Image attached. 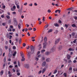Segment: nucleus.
<instances>
[{
	"mask_svg": "<svg viewBox=\"0 0 77 77\" xmlns=\"http://www.w3.org/2000/svg\"><path fill=\"white\" fill-rule=\"evenodd\" d=\"M30 48L31 50V53H34V50H35L34 47H33V46L32 45L30 46Z\"/></svg>",
	"mask_w": 77,
	"mask_h": 77,
	"instance_id": "obj_1",
	"label": "nucleus"
},
{
	"mask_svg": "<svg viewBox=\"0 0 77 77\" xmlns=\"http://www.w3.org/2000/svg\"><path fill=\"white\" fill-rule=\"evenodd\" d=\"M55 51H56V48L54 47L51 49L50 52L51 53H53V52H54Z\"/></svg>",
	"mask_w": 77,
	"mask_h": 77,
	"instance_id": "obj_2",
	"label": "nucleus"
},
{
	"mask_svg": "<svg viewBox=\"0 0 77 77\" xmlns=\"http://www.w3.org/2000/svg\"><path fill=\"white\" fill-rule=\"evenodd\" d=\"M47 45V42H45L43 43V48H46Z\"/></svg>",
	"mask_w": 77,
	"mask_h": 77,
	"instance_id": "obj_3",
	"label": "nucleus"
},
{
	"mask_svg": "<svg viewBox=\"0 0 77 77\" xmlns=\"http://www.w3.org/2000/svg\"><path fill=\"white\" fill-rule=\"evenodd\" d=\"M60 38H58V39H57L55 42V45H56V44H57L59 42V41H60Z\"/></svg>",
	"mask_w": 77,
	"mask_h": 77,
	"instance_id": "obj_4",
	"label": "nucleus"
},
{
	"mask_svg": "<svg viewBox=\"0 0 77 77\" xmlns=\"http://www.w3.org/2000/svg\"><path fill=\"white\" fill-rule=\"evenodd\" d=\"M58 51H60L62 49V46L60 45L58 46Z\"/></svg>",
	"mask_w": 77,
	"mask_h": 77,
	"instance_id": "obj_5",
	"label": "nucleus"
},
{
	"mask_svg": "<svg viewBox=\"0 0 77 77\" xmlns=\"http://www.w3.org/2000/svg\"><path fill=\"white\" fill-rule=\"evenodd\" d=\"M24 66L26 68H29V64H25L24 65Z\"/></svg>",
	"mask_w": 77,
	"mask_h": 77,
	"instance_id": "obj_6",
	"label": "nucleus"
},
{
	"mask_svg": "<svg viewBox=\"0 0 77 77\" xmlns=\"http://www.w3.org/2000/svg\"><path fill=\"white\" fill-rule=\"evenodd\" d=\"M50 52H49V51H47L46 52H45V55L46 56H48V55H50Z\"/></svg>",
	"mask_w": 77,
	"mask_h": 77,
	"instance_id": "obj_7",
	"label": "nucleus"
},
{
	"mask_svg": "<svg viewBox=\"0 0 77 77\" xmlns=\"http://www.w3.org/2000/svg\"><path fill=\"white\" fill-rule=\"evenodd\" d=\"M12 52H9V57H11V56H12Z\"/></svg>",
	"mask_w": 77,
	"mask_h": 77,
	"instance_id": "obj_8",
	"label": "nucleus"
},
{
	"mask_svg": "<svg viewBox=\"0 0 77 77\" xmlns=\"http://www.w3.org/2000/svg\"><path fill=\"white\" fill-rule=\"evenodd\" d=\"M3 51V50L2 49H0V55L2 56V52Z\"/></svg>",
	"mask_w": 77,
	"mask_h": 77,
	"instance_id": "obj_9",
	"label": "nucleus"
},
{
	"mask_svg": "<svg viewBox=\"0 0 77 77\" xmlns=\"http://www.w3.org/2000/svg\"><path fill=\"white\" fill-rule=\"evenodd\" d=\"M45 71H46V68H45L43 69L42 71V73L44 74V73Z\"/></svg>",
	"mask_w": 77,
	"mask_h": 77,
	"instance_id": "obj_10",
	"label": "nucleus"
},
{
	"mask_svg": "<svg viewBox=\"0 0 77 77\" xmlns=\"http://www.w3.org/2000/svg\"><path fill=\"white\" fill-rule=\"evenodd\" d=\"M71 56L69 55H68L67 56V57L68 59V60H69V59H71V58L70 57H71Z\"/></svg>",
	"mask_w": 77,
	"mask_h": 77,
	"instance_id": "obj_11",
	"label": "nucleus"
},
{
	"mask_svg": "<svg viewBox=\"0 0 77 77\" xmlns=\"http://www.w3.org/2000/svg\"><path fill=\"white\" fill-rule=\"evenodd\" d=\"M54 25L55 27H59V25L57 23H54Z\"/></svg>",
	"mask_w": 77,
	"mask_h": 77,
	"instance_id": "obj_12",
	"label": "nucleus"
},
{
	"mask_svg": "<svg viewBox=\"0 0 77 77\" xmlns=\"http://www.w3.org/2000/svg\"><path fill=\"white\" fill-rule=\"evenodd\" d=\"M73 9V8L71 7L67 9V11H71V10H72Z\"/></svg>",
	"mask_w": 77,
	"mask_h": 77,
	"instance_id": "obj_13",
	"label": "nucleus"
},
{
	"mask_svg": "<svg viewBox=\"0 0 77 77\" xmlns=\"http://www.w3.org/2000/svg\"><path fill=\"white\" fill-rule=\"evenodd\" d=\"M45 64H46V62H44L42 64V66H44L45 65Z\"/></svg>",
	"mask_w": 77,
	"mask_h": 77,
	"instance_id": "obj_14",
	"label": "nucleus"
},
{
	"mask_svg": "<svg viewBox=\"0 0 77 77\" xmlns=\"http://www.w3.org/2000/svg\"><path fill=\"white\" fill-rule=\"evenodd\" d=\"M17 54V51H15L14 52V53L13 54V56H15V55Z\"/></svg>",
	"mask_w": 77,
	"mask_h": 77,
	"instance_id": "obj_15",
	"label": "nucleus"
},
{
	"mask_svg": "<svg viewBox=\"0 0 77 77\" xmlns=\"http://www.w3.org/2000/svg\"><path fill=\"white\" fill-rule=\"evenodd\" d=\"M69 51H74V49H73V48H70L69 49Z\"/></svg>",
	"mask_w": 77,
	"mask_h": 77,
	"instance_id": "obj_16",
	"label": "nucleus"
},
{
	"mask_svg": "<svg viewBox=\"0 0 77 77\" xmlns=\"http://www.w3.org/2000/svg\"><path fill=\"white\" fill-rule=\"evenodd\" d=\"M13 20H14V22L16 23L17 24V20H16V19L14 18Z\"/></svg>",
	"mask_w": 77,
	"mask_h": 77,
	"instance_id": "obj_17",
	"label": "nucleus"
},
{
	"mask_svg": "<svg viewBox=\"0 0 77 77\" xmlns=\"http://www.w3.org/2000/svg\"><path fill=\"white\" fill-rule=\"evenodd\" d=\"M68 63H72V61H71V60H69L68 61Z\"/></svg>",
	"mask_w": 77,
	"mask_h": 77,
	"instance_id": "obj_18",
	"label": "nucleus"
},
{
	"mask_svg": "<svg viewBox=\"0 0 77 77\" xmlns=\"http://www.w3.org/2000/svg\"><path fill=\"white\" fill-rule=\"evenodd\" d=\"M25 60V58L24 57H22V59H21V61L22 62H24V60Z\"/></svg>",
	"mask_w": 77,
	"mask_h": 77,
	"instance_id": "obj_19",
	"label": "nucleus"
},
{
	"mask_svg": "<svg viewBox=\"0 0 77 77\" xmlns=\"http://www.w3.org/2000/svg\"><path fill=\"white\" fill-rule=\"evenodd\" d=\"M18 66H20V61H19V60L18 61Z\"/></svg>",
	"mask_w": 77,
	"mask_h": 77,
	"instance_id": "obj_20",
	"label": "nucleus"
},
{
	"mask_svg": "<svg viewBox=\"0 0 77 77\" xmlns=\"http://www.w3.org/2000/svg\"><path fill=\"white\" fill-rule=\"evenodd\" d=\"M53 31V30L52 29H50L49 30L48 32V33H50V32H52Z\"/></svg>",
	"mask_w": 77,
	"mask_h": 77,
	"instance_id": "obj_21",
	"label": "nucleus"
},
{
	"mask_svg": "<svg viewBox=\"0 0 77 77\" xmlns=\"http://www.w3.org/2000/svg\"><path fill=\"white\" fill-rule=\"evenodd\" d=\"M45 50L44 49H43V50H42L41 51V52L42 53H44V52H45Z\"/></svg>",
	"mask_w": 77,
	"mask_h": 77,
	"instance_id": "obj_22",
	"label": "nucleus"
},
{
	"mask_svg": "<svg viewBox=\"0 0 77 77\" xmlns=\"http://www.w3.org/2000/svg\"><path fill=\"white\" fill-rule=\"evenodd\" d=\"M47 40V37H45L44 38V41L45 42H46Z\"/></svg>",
	"mask_w": 77,
	"mask_h": 77,
	"instance_id": "obj_23",
	"label": "nucleus"
},
{
	"mask_svg": "<svg viewBox=\"0 0 77 77\" xmlns=\"http://www.w3.org/2000/svg\"><path fill=\"white\" fill-rule=\"evenodd\" d=\"M58 33V31L57 30H55V31L54 32V34H56Z\"/></svg>",
	"mask_w": 77,
	"mask_h": 77,
	"instance_id": "obj_24",
	"label": "nucleus"
},
{
	"mask_svg": "<svg viewBox=\"0 0 77 77\" xmlns=\"http://www.w3.org/2000/svg\"><path fill=\"white\" fill-rule=\"evenodd\" d=\"M2 26H5L6 25V23H2Z\"/></svg>",
	"mask_w": 77,
	"mask_h": 77,
	"instance_id": "obj_25",
	"label": "nucleus"
},
{
	"mask_svg": "<svg viewBox=\"0 0 77 77\" xmlns=\"http://www.w3.org/2000/svg\"><path fill=\"white\" fill-rule=\"evenodd\" d=\"M72 26L73 27H77V26H75V24H73L72 25Z\"/></svg>",
	"mask_w": 77,
	"mask_h": 77,
	"instance_id": "obj_26",
	"label": "nucleus"
},
{
	"mask_svg": "<svg viewBox=\"0 0 77 77\" xmlns=\"http://www.w3.org/2000/svg\"><path fill=\"white\" fill-rule=\"evenodd\" d=\"M17 5V9H19L20 8V6H19L18 5V4H16Z\"/></svg>",
	"mask_w": 77,
	"mask_h": 77,
	"instance_id": "obj_27",
	"label": "nucleus"
},
{
	"mask_svg": "<svg viewBox=\"0 0 77 77\" xmlns=\"http://www.w3.org/2000/svg\"><path fill=\"white\" fill-rule=\"evenodd\" d=\"M67 74H66V73H64V74H63V75L64 76V77H66V76H67L66 75Z\"/></svg>",
	"mask_w": 77,
	"mask_h": 77,
	"instance_id": "obj_28",
	"label": "nucleus"
},
{
	"mask_svg": "<svg viewBox=\"0 0 77 77\" xmlns=\"http://www.w3.org/2000/svg\"><path fill=\"white\" fill-rule=\"evenodd\" d=\"M69 71H72V67H70L69 69Z\"/></svg>",
	"mask_w": 77,
	"mask_h": 77,
	"instance_id": "obj_29",
	"label": "nucleus"
},
{
	"mask_svg": "<svg viewBox=\"0 0 77 77\" xmlns=\"http://www.w3.org/2000/svg\"><path fill=\"white\" fill-rule=\"evenodd\" d=\"M3 70H2L1 72V75H3Z\"/></svg>",
	"mask_w": 77,
	"mask_h": 77,
	"instance_id": "obj_30",
	"label": "nucleus"
},
{
	"mask_svg": "<svg viewBox=\"0 0 77 77\" xmlns=\"http://www.w3.org/2000/svg\"><path fill=\"white\" fill-rule=\"evenodd\" d=\"M57 72V70H55L54 74H56Z\"/></svg>",
	"mask_w": 77,
	"mask_h": 77,
	"instance_id": "obj_31",
	"label": "nucleus"
},
{
	"mask_svg": "<svg viewBox=\"0 0 77 77\" xmlns=\"http://www.w3.org/2000/svg\"><path fill=\"white\" fill-rule=\"evenodd\" d=\"M48 26H49V24L46 25L45 26V28H47V27H48Z\"/></svg>",
	"mask_w": 77,
	"mask_h": 77,
	"instance_id": "obj_32",
	"label": "nucleus"
},
{
	"mask_svg": "<svg viewBox=\"0 0 77 77\" xmlns=\"http://www.w3.org/2000/svg\"><path fill=\"white\" fill-rule=\"evenodd\" d=\"M20 26H21V24H20V23H19L18 24V28L19 29H20Z\"/></svg>",
	"mask_w": 77,
	"mask_h": 77,
	"instance_id": "obj_33",
	"label": "nucleus"
},
{
	"mask_svg": "<svg viewBox=\"0 0 77 77\" xmlns=\"http://www.w3.org/2000/svg\"><path fill=\"white\" fill-rule=\"evenodd\" d=\"M76 41H77V39H75V40H74L73 41V43H76V42H77Z\"/></svg>",
	"mask_w": 77,
	"mask_h": 77,
	"instance_id": "obj_34",
	"label": "nucleus"
},
{
	"mask_svg": "<svg viewBox=\"0 0 77 77\" xmlns=\"http://www.w3.org/2000/svg\"><path fill=\"white\" fill-rule=\"evenodd\" d=\"M19 44H21V38H20V40L19 41Z\"/></svg>",
	"mask_w": 77,
	"mask_h": 77,
	"instance_id": "obj_35",
	"label": "nucleus"
},
{
	"mask_svg": "<svg viewBox=\"0 0 77 77\" xmlns=\"http://www.w3.org/2000/svg\"><path fill=\"white\" fill-rule=\"evenodd\" d=\"M50 60L49 58H48L46 60V62H49Z\"/></svg>",
	"mask_w": 77,
	"mask_h": 77,
	"instance_id": "obj_36",
	"label": "nucleus"
},
{
	"mask_svg": "<svg viewBox=\"0 0 77 77\" xmlns=\"http://www.w3.org/2000/svg\"><path fill=\"white\" fill-rule=\"evenodd\" d=\"M74 18V19L75 20H77V16H74L73 17Z\"/></svg>",
	"mask_w": 77,
	"mask_h": 77,
	"instance_id": "obj_37",
	"label": "nucleus"
},
{
	"mask_svg": "<svg viewBox=\"0 0 77 77\" xmlns=\"http://www.w3.org/2000/svg\"><path fill=\"white\" fill-rule=\"evenodd\" d=\"M72 36H74V35H75V33L72 32Z\"/></svg>",
	"mask_w": 77,
	"mask_h": 77,
	"instance_id": "obj_38",
	"label": "nucleus"
},
{
	"mask_svg": "<svg viewBox=\"0 0 77 77\" xmlns=\"http://www.w3.org/2000/svg\"><path fill=\"white\" fill-rule=\"evenodd\" d=\"M11 11H15L14 9V8H11Z\"/></svg>",
	"mask_w": 77,
	"mask_h": 77,
	"instance_id": "obj_39",
	"label": "nucleus"
},
{
	"mask_svg": "<svg viewBox=\"0 0 77 77\" xmlns=\"http://www.w3.org/2000/svg\"><path fill=\"white\" fill-rule=\"evenodd\" d=\"M21 56L23 57H24V54L22 53L21 54Z\"/></svg>",
	"mask_w": 77,
	"mask_h": 77,
	"instance_id": "obj_40",
	"label": "nucleus"
},
{
	"mask_svg": "<svg viewBox=\"0 0 77 77\" xmlns=\"http://www.w3.org/2000/svg\"><path fill=\"white\" fill-rule=\"evenodd\" d=\"M6 17L7 18H8V19H9V18H10V16H9L8 15H7Z\"/></svg>",
	"mask_w": 77,
	"mask_h": 77,
	"instance_id": "obj_41",
	"label": "nucleus"
},
{
	"mask_svg": "<svg viewBox=\"0 0 77 77\" xmlns=\"http://www.w3.org/2000/svg\"><path fill=\"white\" fill-rule=\"evenodd\" d=\"M5 48L6 50H7V49H8V46H5Z\"/></svg>",
	"mask_w": 77,
	"mask_h": 77,
	"instance_id": "obj_42",
	"label": "nucleus"
},
{
	"mask_svg": "<svg viewBox=\"0 0 77 77\" xmlns=\"http://www.w3.org/2000/svg\"><path fill=\"white\" fill-rule=\"evenodd\" d=\"M8 23H9V24H11V20H9L8 21Z\"/></svg>",
	"mask_w": 77,
	"mask_h": 77,
	"instance_id": "obj_43",
	"label": "nucleus"
},
{
	"mask_svg": "<svg viewBox=\"0 0 77 77\" xmlns=\"http://www.w3.org/2000/svg\"><path fill=\"white\" fill-rule=\"evenodd\" d=\"M42 24V22H41V21H39V24L41 25Z\"/></svg>",
	"mask_w": 77,
	"mask_h": 77,
	"instance_id": "obj_44",
	"label": "nucleus"
},
{
	"mask_svg": "<svg viewBox=\"0 0 77 77\" xmlns=\"http://www.w3.org/2000/svg\"><path fill=\"white\" fill-rule=\"evenodd\" d=\"M9 52H12V50H11V48H9Z\"/></svg>",
	"mask_w": 77,
	"mask_h": 77,
	"instance_id": "obj_45",
	"label": "nucleus"
},
{
	"mask_svg": "<svg viewBox=\"0 0 77 77\" xmlns=\"http://www.w3.org/2000/svg\"><path fill=\"white\" fill-rule=\"evenodd\" d=\"M41 72H42V71L40 70V71L38 72V74H41Z\"/></svg>",
	"mask_w": 77,
	"mask_h": 77,
	"instance_id": "obj_46",
	"label": "nucleus"
},
{
	"mask_svg": "<svg viewBox=\"0 0 77 77\" xmlns=\"http://www.w3.org/2000/svg\"><path fill=\"white\" fill-rule=\"evenodd\" d=\"M65 27H66V28H67V27H68V25H67V24H65Z\"/></svg>",
	"mask_w": 77,
	"mask_h": 77,
	"instance_id": "obj_47",
	"label": "nucleus"
},
{
	"mask_svg": "<svg viewBox=\"0 0 77 77\" xmlns=\"http://www.w3.org/2000/svg\"><path fill=\"white\" fill-rule=\"evenodd\" d=\"M58 23H60V24H61V23H62V21H61V20H59L58 21Z\"/></svg>",
	"mask_w": 77,
	"mask_h": 77,
	"instance_id": "obj_48",
	"label": "nucleus"
},
{
	"mask_svg": "<svg viewBox=\"0 0 77 77\" xmlns=\"http://www.w3.org/2000/svg\"><path fill=\"white\" fill-rule=\"evenodd\" d=\"M51 11L50 10L48 9V12L49 13H50L51 12Z\"/></svg>",
	"mask_w": 77,
	"mask_h": 77,
	"instance_id": "obj_49",
	"label": "nucleus"
},
{
	"mask_svg": "<svg viewBox=\"0 0 77 77\" xmlns=\"http://www.w3.org/2000/svg\"><path fill=\"white\" fill-rule=\"evenodd\" d=\"M12 38V35H10L9 39H11Z\"/></svg>",
	"mask_w": 77,
	"mask_h": 77,
	"instance_id": "obj_50",
	"label": "nucleus"
},
{
	"mask_svg": "<svg viewBox=\"0 0 77 77\" xmlns=\"http://www.w3.org/2000/svg\"><path fill=\"white\" fill-rule=\"evenodd\" d=\"M26 44L25 43H23V47H25V46H26Z\"/></svg>",
	"mask_w": 77,
	"mask_h": 77,
	"instance_id": "obj_51",
	"label": "nucleus"
},
{
	"mask_svg": "<svg viewBox=\"0 0 77 77\" xmlns=\"http://www.w3.org/2000/svg\"><path fill=\"white\" fill-rule=\"evenodd\" d=\"M33 31H34V32H35V31H36V28H33Z\"/></svg>",
	"mask_w": 77,
	"mask_h": 77,
	"instance_id": "obj_52",
	"label": "nucleus"
},
{
	"mask_svg": "<svg viewBox=\"0 0 77 77\" xmlns=\"http://www.w3.org/2000/svg\"><path fill=\"white\" fill-rule=\"evenodd\" d=\"M24 30H25V32H27L28 30V29L27 28H25Z\"/></svg>",
	"mask_w": 77,
	"mask_h": 77,
	"instance_id": "obj_53",
	"label": "nucleus"
},
{
	"mask_svg": "<svg viewBox=\"0 0 77 77\" xmlns=\"http://www.w3.org/2000/svg\"><path fill=\"white\" fill-rule=\"evenodd\" d=\"M15 39L17 41H18V38H16Z\"/></svg>",
	"mask_w": 77,
	"mask_h": 77,
	"instance_id": "obj_54",
	"label": "nucleus"
},
{
	"mask_svg": "<svg viewBox=\"0 0 77 77\" xmlns=\"http://www.w3.org/2000/svg\"><path fill=\"white\" fill-rule=\"evenodd\" d=\"M28 30H32V28H29L28 29Z\"/></svg>",
	"mask_w": 77,
	"mask_h": 77,
	"instance_id": "obj_55",
	"label": "nucleus"
},
{
	"mask_svg": "<svg viewBox=\"0 0 77 77\" xmlns=\"http://www.w3.org/2000/svg\"><path fill=\"white\" fill-rule=\"evenodd\" d=\"M13 49H14V50H15V49H16V47L14 46L13 47Z\"/></svg>",
	"mask_w": 77,
	"mask_h": 77,
	"instance_id": "obj_56",
	"label": "nucleus"
},
{
	"mask_svg": "<svg viewBox=\"0 0 77 77\" xmlns=\"http://www.w3.org/2000/svg\"><path fill=\"white\" fill-rule=\"evenodd\" d=\"M27 35H28V36H30V34H29V32H28L27 33Z\"/></svg>",
	"mask_w": 77,
	"mask_h": 77,
	"instance_id": "obj_57",
	"label": "nucleus"
},
{
	"mask_svg": "<svg viewBox=\"0 0 77 77\" xmlns=\"http://www.w3.org/2000/svg\"><path fill=\"white\" fill-rule=\"evenodd\" d=\"M4 62H6V58L5 57L4 58Z\"/></svg>",
	"mask_w": 77,
	"mask_h": 77,
	"instance_id": "obj_58",
	"label": "nucleus"
},
{
	"mask_svg": "<svg viewBox=\"0 0 77 77\" xmlns=\"http://www.w3.org/2000/svg\"><path fill=\"white\" fill-rule=\"evenodd\" d=\"M10 28H11V29H13V26H12V25H11L10 26Z\"/></svg>",
	"mask_w": 77,
	"mask_h": 77,
	"instance_id": "obj_59",
	"label": "nucleus"
},
{
	"mask_svg": "<svg viewBox=\"0 0 77 77\" xmlns=\"http://www.w3.org/2000/svg\"><path fill=\"white\" fill-rule=\"evenodd\" d=\"M17 75H20V72L17 73Z\"/></svg>",
	"mask_w": 77,
	"mask_h": 77,
	"instance_id": "obj_60",
	"label": "nucleus"
},
{
	"mask_svg": "<svg viewBox=\"0 0 77 77\" xmlns=\"http://www.w3.org/2000/svg\"><path fill=\"white\" fill-rule=\"evenodd\" d=\"M35 60H37V61L38 60H39V58H38L37 57H36L35 58Z\"/></svg>",
	"mask_w": 77,
	"mask_h": 77,
	"instance_id": "obj_61",
	"label": "nucleus"
},
{
	"mask_svg": "<svg viewBox=\"0 0 77 77\" xmlns=\"http://www.w3.org/2000/svg\"><path fill=\"white\" fill-rule=\"evenodd\" d=\"M13 8H14V10H15V9L16 8V7H15V6H13Z\"/></svg>",
	"mask_w": 77,
	"mask_h": 77,
	"instance_id": "obj_62",
	"label": "nucleus"
},
{
	"mask_svg": "<svg viewBox=\"0 0 77 77\" xmlns=\"http://www.w3.org/2000/svg\"><path fill=\"white\" fill-rule=\"evenodd\" d=\"M40 53V51H38L37 53V55H38V54H39Z\"/></svg>",
	"mask_w": 77,
	"mask_h": 77,
	"instance_id": "obj_63",
	"label": "nucleus"
},
{
	"mask_svg": "<svg viewBox=\"0 0 77 77\" xmlns=\"http://www.w3.org/2000/svg\"><path fill=\"white\" fill-rule=\"evenodd\" d=\"M12 70L14 72H15V70L14 69H13Z\"/></svg>",
	"mask_w": 77,
	"mask_h": 77,
	"instance_id": "obj_64",
	"label": "nucleus"
}]
</instances>
